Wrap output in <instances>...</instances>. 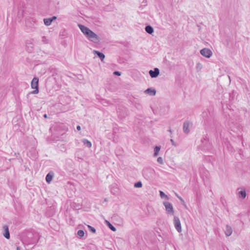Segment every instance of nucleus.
Segmentation results:
<instances>
[{"mask_svg": "<svg viewBox=\"0 0 250 250\" xmlns=\"http://www.w3.org/2000/svg\"><path fill=\"white\" fill-rule=\"evenodd\" d=\"M190 126H192V123L189 121H186L184 123L183 128L185 133L188 134L190 130L189 127Z\"/></svg>", "mask_w": 250, "mask_h": 250, "instance_id": "nucleus-6", "label": "nucleus"}, {"mask_svg": "<svg viewBox=\"0 0 250 250\" xmlns=\"http://www.w3.org/2000/svg\"><path fill=\"white\" fill-rule=\"evenodd\" d=\"M35 237V239H36V242H37L39 240V239H40V236L37 234H36L34 236ZM34 241L33 242V243H34Z\"/></svg>", "mask_w": 250, "mask_h": 250, "instance_id": "nucleus-27", "label": "nucleus"}, {"mask_svg": "<svg viewBox=\"0 0 250 250\" xmlns=\"http://www.w3.org/2000/svg\"><path fill=\"white\" fill-rule=\"evenodd\" d=\"M77 234L78 235V236L80 237V238H82V237H83L84 235V232L83 230H79L78 231V232H77Z\"/></svg>", "mask_w": 250, "mask_h": 250, "instance_id": "nucleus-21", "label": "nucleus"}, {"mask_svg": "<svg viewBox=\"0 0 250 250\" xmlns=\"http://www.w3.org/2000/svg\"><path fill=\"white\" fill-rule=\"evenodd\" d=\"M173 223L176 229L178 232L182 231L181 222L179 218L176 216H174Z\"/></svg>", "mask_w": 250, "mask_h": 250, "instance_id": "nucleus-4", "label": "nucleus"}, {"mask_svg": "<svg viewBox=\"0 0 250 250\" xmlns=\"http://www.w3.org/2000/svg\"><path fill=\"white\" fill-rule=\"evenodd\" d=\"M42 41L43 43L46 44L48 43V40L45 36L42 37Z\"/></svg>", "mask_w": 250, "mask_h": 250, "instance_id": "nucleus-24", "label": "nucleus"}, {"mask_svg": "<svg viewBox=\"0 0 250 250\" xmlns=\"http://www.w3.org/2000/svg\"><path fill=\"white\" fill-rule=\"evenodd\" d=\"M160 195L162 198L167 197V196L162 191H160Z\"/></svg>", "mask_w": 250, "mask_h": 250, "instance_id": "nucleus-26", "label": "nucleus"}, {"mask_svg": "<svg viewBox=\"0 0 250 250\" xmlns=\"http://www.w3.org/2000/svg\"><path fill=\"white\" fill-rule=\"evenodd\" d=\"M3 228L4 230V233H3L4 236L7 239H9L10 235L8 227L6 225H4L3 227Z\"/></svg>", "mask_w": 250, "mask_h": 250, "instance_id": "nucleus-11", "label": "nucleus"}, {"mask_svg": "<svg viewBox=\"0 0 250 250\" xmlns=\"http://www.w3.org/2000/svg\"><path fill=\"white\" fill-rule=\"evenodd\" d=\"M157 162L161 164H163V158L161 157H159L157 158Z\"/></svg>", "mask_w": 250, "mask_h": 250, "instance_id": "nucleus-25", "label": "nucleus"}, {"mask_svg": "<svg viewBox=\"0 0 250 250\" xmlns=\"http://www.w3.org/2000/svg\"><path fill=\"white\" fill-rule=\"evenodd\" d=\"M170 142L172 143L173 146H176V145L173 139H170Z\"/></svg>", "mask_w": 250, "mask_h": 250, "instance_id": "nucleus-30", "label": "nucleus"}, {"mask_svg": "<svg viewBox=\"0 0 250 250\" xmlns=\"http://www.w3.org/2000/svg\"><path fill=\"white\" fill-rule=\"evenodd\" d=\"M81 126L80 125H77V129L78 130H81Z\"/></svg>", "mask_w": 250, "mask_h": 250, "instance_id": "nucleus-31", "label": "nucleus"}, {"mask_svg": "<svg viewBox=\"0 0 250 250\" xmlns=\"http://www.w3.org/2000/svg\"><path fill=\"white\" fill-rule=\"evenodd\" d=\"M93 53L94 54H97L98 57L101 60V61H103L105 58V55L100 51L94 50Z\"/></svg>", "mask_w": 250, "mask_h": 250, "instance_id": "nucleus-16", "label": "nucleus"}, {"mask_svg": "<svg viewBox=\"0 0 250 250\" xmlns=\"http://www.w3.org/2000/svg\"><path fill=\"white\" fill-rule=\"evenodd\" d=\"M232 229L231 227L228 225H226L225 230V234L226 235V236H230L232 234Z\"/></svg>", "mask_w": 250, "mask_h": 250, "instance_id": "nucleus-12", "label": "nucleus"}, {"mask_svg": "<svg viewBox=\"0 0 250 250\" xmlns=\"http://www.w3.org/2000/svg\"><path fill=\"white\" fill-rule=\"evenodd\" d=\"M238 195L239 198L244 199L247 195L246 191L245 189L238 192Z\"/></svg>", "mask_w": 250, "mask_h": 250, "instance_id": "nucleus-15", "label": "nucleus"}, {"mask_svg": "<svg viewBox=\"0 0 250 250\" xmlns=\"http://www.w3.org/2000/svg\"><path fill=\"white\" fill-rule=\"evenodd\" d=\"M168 131H169L170 133H172V131H171V130L170 129H169L168 130Z\"/></svg>", "mask_w": 250, "mask_h": 250, "instance_id": "nucleus-34", "label": "nucleus"}, {"mask_svg": "<svg viewBox=\"0 0 250 250\" xmlns=\"http://www.w3.org/2000/svg\"><path fill=\"white\" fill-rule=\"evenodd\" d=\"M90 41L94 42L97 43L100 42V39L99 36L93 32L92 30L90 32L88 35L86 36Z\"/></svg>", "mask_w": 250, "mask_h": 250, "instance_id": "nucleus-2", "label": "nucleus"}, {"mask_svg": "<svg viewBox=\"0 0 250 250\" xmlns=\"http://www.w3.org/2000/svg\"><path fill=\"white\" fill-rule=\"evenodd\" d=\"M108 226V227L110 228L111 230H112L113 231H115L116 230V229L108 221H105Z\"/></svg>", "mask_w": 250, "mask_h": 250, "instance_id": "nucleus-20", "label": "nucleus"}, {"mask_svg": "<svg viewBox=\"0 0 250 250\" xmlns=\"http://www.w3.org/2000/svg\"><path fill=\"white\" fill-rule=\"evenodd\" d=\"M176 196L180 200V201L182 202H184V200L180 197L177 194L175 193Z\"/></svg>", "mask_w": 250, "mask_h": 250, "instance_id": "nucleus-29", "label": "nucleus"}, {"mask_svg": "<svg viewBox=\"0 0 250 250\" xmlns=\"http://www.w3.org/2000/svg\"><path fill=\"white\" fill-rule=\"evenodd\" d=\"M145 93L151 96H154L156 94V91L152 88H148L145 90Z\"/></svg>", "mask_w": 250, "mask_h": 250, "instance_id": "nucleus-13", "label": "nucleus"}, {"mask_svg": "<svg viewBox=\"0 0 250 250\" xmlns=\"http://www.w3.org/2000/svg\"><path fill=\"white\" fill-rule=\"evenodd\" d=\"M114 75L116 76H121V72L118 71H115L113 72Z\"/></svg>", "mask_w": 250, "mask_h": 250, "instance_id": "nucleus-28", "label": "nucleus"}, {"mask_svg": "<svg viewBox=\"0 0 250 250\" xmlns=\"http://www.w3.org/2000/svg\"><path fill=\"white\" fill-rule=\"evenodd\" d=\"M163 205H164L167 213L169 215H173L174 211L172 205L168 202H164Z\"/></svg>", "mask_w": 250, "mask_h": 250, "instance_id": "nucleus-3", "label": "nucleus"}, {"mask_svg": "<svg viewBox=\"0 0 250 250\" xmlns=\"http://www.w3.org/2000/svg\"><path fill=\"white\" fill-rule=\"evenodd\" d=\"M82 142L88 148H90L92 146L91 143L86 139H83L82 140Z\"/></svg>", "mask_w": 250, "mask_h": 250, "instance_id": "nucleus-18", "label": "nucleus"}, {"mask_svg": "<svg viewBox=\"0 0 250 250\" xmlns=\"http://www.w3.org/2000/svg\"><path fill=\"white\" fill-rule=\"evenodd\" d=\"M142 186H143V185L141 181H139V182L135 183V184H134V187L135 188H141V187H142Z\"/></svg>", "mask_w": 250, "mask_h": 250, "instance_id": "nucleus-22", "label": "nucleus"}, {"mask_svg": "<svg viewBox=\"0 0 250 250\" xmlns=\"http://www.w3.org/2000/svg\"><path fill=\"white\" fill-rule=\"evenodd\" d=\"M145 30L147 33L149 34H152L154 32L153 27L150 25L146 26L145 27Z\"/></svg>", "mask_w": 250, "mask_h": 250, "instance_id": "nucleus-17", "label": "nucleus"}, {"mask_svg": "<svg viewBox=\"0 0 250 250\" xmlns=\"http://www.w3.org/2000/svg\"><path fill=\"white\" fill-rule=\"evenodd\" d=\"M148 73L151 78H154L158 76L160 70L158 68H155L153 70H149Z\"/></svg>", "mask_w": 250, "mask_h": 250, "instance_id": "nucleus-9", "label": "nucleus"}, {"mask_svg": "<svg viewBox=\"0 0 250 250\" xmlns=\"http://www.w3.org/2000/svg\"><path fill=\"white\" fill-rule=\"evenodd\" d=\"M87 227H88L89 230L90 231H91L92 233H95L96 232V229L94 228H93V227H91V226H90L89 225H88Z\"/></svg>", "mask_w": 250, "mask_h": 250, "instance_id": "nucleus-23", "label": "nucleus"}, {"mask_svg": "<svg viewBox=\"0 0 250 250\" xmlns=\"http://www.w3.org/2000/svg\"><path fill=\"white\" fill-rule=\"evenodd\" d=\"M201 54L208 58H210L212 55V52L210 49L207 48H204L200 50Z\"/></svg>", "mask_w": 250, "mask_h": 250, "instance_id": "nucleus-5", "label": "nucleus"}, {"mask_svg": "<svg viewBox=\"0 0 250 250\" xmlns=\"http://www.w3.org/2000/svg\"><path fill=\"white\" fill-rule=\"evenodd\" d=\"M17 250H20V247H17Z\"/></svg>", "mask_w": 250, "mask_h": 250, "instance_id": "nucleus-33", "label": "nucleus"}, {"mask_svg": "<svg viewBox=\"0 0 250 250\" xmlns=\"http://www.w3.org/2000/svg\"><path fill=\"white\" fill-rule=\"evenodd\" d=\"M43 117L45 118H47V115L46 114H45L43 115Z\"/></svg>", "mask_w": 250, "mask_h": 250, "instance_id": "nucleus-32", "label": "nucleus"}, {"mask_svg": "<svg viewBox=\"0 0 250 250\" xmlns=\"http://www.w3.org/2000/svg\"><path fill=\"white\" fill-rule=\"evenodd\" d=\"M160 149H161V146H156L154 147V157H156L158 155V153H159V152L160 150Z\"/></svg>", "mask_w": 250, "mask_h": 250, "instance_id": "nucleus-19", "label": "nucleus"}, {"mask_svg": "<svg viewBox=\"0 0 250 250\" xmlns=\"http://www.w3.org/2000/svg\"><path fill=\"white\" fill-rule=\"evenodd\" d=\"M79 27L81 29L83 34L86 37L90 32L91 31L89 28L83 25L78 24Z\"/></svg>", "mask_w": 250, "mask_h": 250, "instance_id": "nucleus-8", "label": "nucleus"}, {"mask_svg": "<svg viewBox=\"0 0 250 250\" xmlns=\"http://www.w3.org/2000/svg\"><path fill=\"white\" fill-rule=\"evenodd\" d=\"M53 176L54 173L52 171L49 172L45 177L46 182L49 183L52 181Z\"/></svg>", "mask_w": 250, "mask_h": 250, "instance_id": "nucleus-14", "label": "nucleus"}, {"mask_svg": "<svg viewBox=\"0 0 250 250\" xmlns=\"http://www.w3.org/2000/svg\"><path fill=\"white\" fill-rule=\"evenodd\" d=\"M56 19H57V17L56 16H53L50 18L44 19V23L45 25L49 26L51 24L52 22Z\"/></svg>", "mask_w": 250, "mask_h": 250, "instance_id": "nucleus-10", "label": "nucleus"}, {"mask_svg": "<svg viewBox=\"0 0 250 250\" xmlns=\"http://www.w3.org/2000/svg\"><path fill=\"white\" fill-rule=\"evenodd\" d=\"M31 87L35 89L34 90L30 92L27 95L28 97L30 94H36L39 93V79L37 77H34L31 82Z\"/></svg>", "mask_w": 250, "mask_h": 250, "instance_id": "nucleus-1", "label": "nucleus"}, {"mask_svg": "<svg viewBox=\"0 0 250 250\" xmlns=\"http://www.w3.org/2000/svg\"><path fill=\"white\" fill-rule=\"evenodd\" d=\"M33 40L31 39L30 40L27 41L26 42V47L27 51L29 52H32L33 50L34 45H33Z\"/></svg>", "mask_w": 250, "mask_h": 250, "instance_id": "nucleus-7", "label": "nucleus"}]
</instances>
